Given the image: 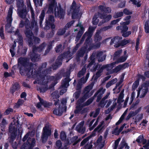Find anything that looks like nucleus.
I'll return each instance as SVG.
<instances>
[{
    "mask_svg": "<svg viewBox=\"0 0 149 149\" xmlns=\"http://www.w3.org/2000/svg\"><path fill=\"white\" fill-rule=\"evenodd\" d=\"M89 73H88L86 74V78L85 79L84 78H82L81 79L80 81H79V84H84L85 83L86 81H87L89 77Z\"/></svg>",
    "mask_w": 149,
    "mask_h": 149,
    "instance_id": "obj_43",
    "label": "nucleus"
},
{
    "mask_svg": "<svg viewBox=\"0 0 149 149\" xmlns=\"http://www.w3.org/2000/svg\"><path fill=\"white\" fill-rule=\"evenodd\" d=\"M116 99H114L113 100V104L112 105L111 107V108L109 110V108L108 109V112H107V111H106V113H108L110 111L112 110L113 109H114V108L116 106Z\"/></svg>",
    "mask_w": 149,
    "mask_h": 149,
    "instance_id": "obj_47",
    "label": "nucleus"
},
{
    "mask_svg": "<svg viewBox=\"0 0 149 149\" xmlns=\"http://www.w3.org/2000/svg\"><path fill=\"white\" fill-rule=\"evenodd\" d=\"M72 55L70 52L69 51L67 53H64L63 56H58V59L56 60V65L53 67L54 69H55L58 67L61 64L62 58H67L69 60L70 59V58L72 56Z\"/></svg>",
    "mask_w": 149,
    "mask_h": 149,
    "instance_id": "obj_11",
    "label": "nucleus"
},
{
    "mask_svg": "<svg viewBox=\"0 0 149 149\" xmlns=\"http://www.w3.org/2000/svg\"><path fill=\"white\" fill-rule=\"evenodd\" d=\"M110 94V92L107 93L106 96L102 99L100 104V106L102 107H104L106 103H107V104L106 107L107 108L109 106L110 104L113 101L110 100L108 101H105V100L108 97Z\"/></svg>",
    "mask_w": 149,
    "mask_h": 149,
    "instance_id": "obj_18",
    "label": "nucleus"
},
{
    "mask_svg": "<svg viewBox=\"0 0 149 149\" xmlns=\"http://www.w3.org/2000/svg\"><path fill=\"white\" fill-rule=\"evenodd\" d=\"M46 67V63L43 64L38 72L35 71L34 74L33 73L32 75H31V76H33L36 79V80L34 82V83H38L45 85L49 82V81H46V79H48V81H55L58 79V78L56 77L45 76L46 74L49 73L47 70H44V68Z\"/></svg>",
    "mask_w": 149,
    "mask_h": 149,
    "instance_id": "obj_2",
    "label": "nucleus"
},
{
    "mask_svg": "<svg viewBox=\"0 0 149 149\" xmlns=\"http://www.w3.org/2000/svg\"><path fill=\"white\" fill-rule=\"evenodd\" d=\"M24 102V100L19 99L16 105H15V107L16 108H18L21 105L23 104Z\"/></svg>",
    "mask_w": 149,
    "mask_h": 149,
    "instance_id": "obj_55",
    "label": "nucleus"
},
{
    "mask_svg": "<svg viewBox=\"0 0 149 149\" xmlns=\"http://www.w3.org/2000/svg\"><path fill=\"white\" fill-rule=\"evenodd\" d=\"M131 16H128L125 17L124 18V20L126 21L125 22H122L120 23V24L121 25H128L129 24L130 22V19Z\"/></svg>",
    "mask_w": 149,
    "mask_h": 149,
    "instance_id": "obj_39",
    "label": "nucleus"
},
{
    "mask_svg": "<svg viewBox=\"0 0 149 149\" xmlns=\"http://www.w3.org/2000/svg\"><path fill=\"white\" fill-rule=\"evenodd\" d=\"M77 22L78 23L77 24L76 26L78 27V28L74 29V31H77L78 29H79V31L76 37V40H78L84 33V29L81 25V22H80L79 20H78Z\"/></svg>",
    "mask_w": 149,
    "mask_h": 149,
    "instance_id": "obj_16",
    "label": "nucleus"
},
{
    "mask_svg": "<svg viewBox=\"0 0 149 149\" xmlns=\"http://www.w3.org/2000/svg\"><path fill=\"white\" fill-rule=\"evenodd\" d=\"M123 12L126 15H131L132 13L131 11L127 8H125L124 9Z\"/></svg>",
    "mask_w": 149,
    "mask_h": 149,
    "instance_id": "obj_62",
    "label": "nucleus"
},
{
    "mask_svg": "<svg viewBox=\"0 0 149 149\" xmlns=\"http://www.w3.org/2000/svg\"><path fill=\"white\" fill-rule=\"evenodd\" d=\"M36 142L35 139L29 137L27 140V144H24L20 149H31L33 147Z\"/></svg>",
    "mask_w": 149,
    "mask_h": 149,
    "instance_id": "obj_14",
    "label": "nucleus"
},
{
    "mask_svg": "<svg viewBox=\"0 0 149 149\" xmlns=\"http://www.w3.org/2000/svg\"><path fill=\"white\" fill-rule=\"evenodd\" d=\"M139 84V81L136 80L135 81L133 84L132 86V88L133 90H135L138 86Z\"/></svg>",
    "mask_w": 149,
    "mask_h": 149,
    "instance_id": "obj_56",
    "label": "nucleus"
},
{
    "mask_svg": "<svg viewBox=\"0 0 149 149\" xmlns=\"http://www.w3.org/2000/svg\"><path fill=\"white\" fill-rule=\"evenodd\" d=\"M43 0H33V1L36 6H41L42 5V1Z\"/></svg>",
    "mask_w": 149,
    "mask_h": 149,
    "instance_id": "obj_53",
    "label": "nucleus"
},
{
    "mask_svg": "<svg viewBox=\"0 0 149 149\" xmlns=\"http://www.w3.org/2000/svg\"><path fill=\"white\" fill-rule=\"evenodd\" d=\"M101 117H98L95 123L94 124L93 126L92 127H91V126L93 124V123L94 122L95 119L93 120L90 122L89 124V126L90 127V128H89V130L90 131L93 130V129L97 125L98 122L101 120Z\"/></svg>",
    "mask_w": 149,
    "mask_h": 149,
    "instance_id": "obj_30",
    "label": "nucleus"
},
{
    "mask_svg": "<svg viewBox=\"0 0 149 149\" xmlns=\"http://www.w3.org/2000/svg\"><path fill=\"white\" fill-rule=\"evenodd\" d=\"M99 9L101 11L106 13H110L111 11L110 8L109 7H106L104 6H99Z\"/></svg>",
    "mask_w": 149,
    "mask_h": 149,
    "instance_id": "obj_34",
    "label": "nucleus"
},
{
    "mask_svg": "<svg viewBox=\"0 0 149 149\" xmlns=\"http://www.w3.org/2000/svg\"><path fill=\"white\" fill-rule=\"evenodd\" d=\"M105 90L106 89H105L102 88L99 89L97 92L96 93L94 96L98 95L97 97V100H96L97 102H99L101 99L102 97V95L104 93Z\"/></svg>",
    "mask_w": 149,
    "mask_h": 149,
    "instance_id": "obj_24",
    "label": "nucleus"
},
{
    "mask_svg": "<svg viewBox=\"0 0 149 149\" xmlns=\"http://www.w3.org/2000/svg\"><path fill=\"white\" fill-rule=\"evenodd\" d=\"M148 91V88L147 87L142 86L139 88L137 93V97H144Z\"/></svg>",
    "mask_w": 149,
    "mask_h": 149,
    "instance_id": "obj_20",
    "label": "nucleus"
},
{
    "mask_svg": "<svg viewBox=\"0 0 149 149\" xmlns=\"http://www.w3.org/2000/svg\"><path fill=\"white\" fill-rule=\"evenodd\" d=\"M13 109L11 108H8L6 110L5 112L4 113V114L5 115H8L10 112H13Z\"/></svg>",
    "mask_w": 149,
    "mask_h": 149,
    "instance_id": "obj_64",
    "label": "nucleus"
},
{
    "mask_svg": "<svg viewBox=\"0 0 149 149\" xmlns=\"http://www.w3.org/2000/svg\"><path fill=\"white\" fill-rule=\"evenodd\" d=\"M86 71V69L85 67H83L81 71H80L78 74V76L79 77H80L82 76L83 75Z\"/></svg>",
    "mask_w": 149,
    "mask_h": 149,
    "instance_id": "obj_50",
    "label": "nucleus"
},
{
    "mask_svg": "<svg viewBox=\"0 0 149 149\" xmlns=\"http://www.w3.org/2000/svg\"><path fill=\"white\" fill-rule=\"evenodd\" d=\"M77 136H75L71 139L72 141L73 142V145H76L79 141L77 140Z\"/></svg>",
    "mask_w": 149,
    "mask_h": 149,
    "instance_id": "obj_54",
    "label": "nucleus"
},
{
    "mask_svg": "<svg viewBox=\"0 0 149 149\" xmlns=\"http://www.w3.org/2000/svg\"><path fill=\"white\" fill-rule=\"evenodd\" d=\"M117 81V79L116 78H115L112 79L111 81H109L107 84L106 85V88H108L111 86L116 82Z\"/></svg>",
    "mask_w": 149,
    "mask_h": 149,
    "instance_id": "obj_40",
    "label": "nucleus"
},
{
    "mask_svg": "<svg viewBox=\"0 0 149 149\" xmlns=\"http://www.w3.org/2000/svg\"><path fill=\"white\" fill-rule=\"evenodd\" d=\"M29 60L26 58H20L18 60V66H21L20 68V72L21 75L26 74L31 76L33 73L32 68L35 65H32L31 63H29Z\"/></svg>",
    "mask_w": 149,
    "mask_h": 149,
    "instance_id": "obj_3",
    "label": "nucleus"
},
{
    "mask_svg": "<svg viewBox=\"0 0 149 149\" xmlns=\"http://www.w3.org/2000/svg\"><path fill=\"white\" fill-rule=\"evenodd\" d=\"M62 50V45H59L57 46L55 48V51L57 53L61 51Z\"/></svg>",
    "mask_w": 149,
    "mask_h": 149,
    "instance_id": "obj_58",
    "label": "nucleus"
},
{
    "mask_svg": "<svg viewBox=\"0 0 149 149\" xmlns=\"http://www.w3.org/2000/svg\"><path fill=\"white\" fill-rule=\"evenodd\" d=\"M17 126L15 123H11L9 127V131L11 133L10 139L12 141H13L16 137L17 132Z\"/></svg>",
    "mask_w": 149,
    "mask_h": 149,
    "instance_id": "obj_13",
    "label": "nucleus"
},
{
    "mask_svg": "<svg viewBox=\"0 0 149 149\" xmlns=\"http://www.w3.org/2000/svg\"><path fill=\"white\" fill-rule=\"evenodd\" d=\"M122 39V38L121 37H120L118 36L115 37L111 39L110 44L111 45L113 43H115L116 44H118V46H119L120 45L121 42V40Z\"/></svg>",
    "mask_w": 149,
    "mask_h": 149,
    "instance_id": "obj_28",
    "label": "nucleus"
},
{
    "mask_svg": "<svg viewBox=\"0 0 149 149\" xmlns=\"http://www.w3.org/2000/svg\"><path fill=\"white\" fill-rule=\"evenodd\" d=\"M17 5L18 8V9H23L26 8V6L24 4L23 0H16Z\"/></svg>",
    "mask_w": 149,
    "mask_h": 149,
    "instance_id": "obj_33",
    "label": "nucleus"
},
{
    "mask_svg": "<svg viewBox=\"0 0 149 149\" xmlns=\"http://www.w3.org/2000/svg\"><path fill=\"white\" fill-rule=\"evenodd\" d=\"M128 63H125L119 65L113 70V72L117 73L121 70H123L128 67Z\"/></svg>",
    "mask_w": 149,
    "mask_h": 149,
    "instance_id": "obj_22",
    "label": "nucleus"
},
{
    "mask_svg": "<svg viewBox=\"0 0 149 149\" xmlns=\"http://www.w3.org/2000/svg\"><path fill=\"white\" fill-rule=\"evenodd\" d=\"M145 31L146 33H149V20L145 22L144 26Z\"/></svg>",
    "mask_w": 149,
    "mask_h": 149,
    "instance_id": "obj_44",
    "label": "nucleus"
},
{
    "mask_svg": "<svg viewBox=\"0 0 149 149\" xmlns=\"http://www.w3.org/2000/svg\"><path fill=\"white\" fill-rule=\"evenodd\" d=\"M116 63V62H115L112 63L110 64L103 65L102 66L104 69L105 68H106L107 70L108 71L109 70H110L111 69H112V68L114 66V65Z\"/></svg>",
    "mask_w": 149,
    "mask_h": 149,
    "instance_id": "obj_35",
    "label": "nucleus"
},
{
    "mask_svg": "<svg viewBox=\"0 0 149 149\" xmlns=\"http://www.w3.org/2000/svg\"><path fill=\"white\" fill-rule=\"evenodd\" d=\"M18 13L19 16L23 19L25 18L26 16V8L22 9V10L18 9Z\"/></svg>",
    "mask_w": 149,
    "mask_h": 149,
    "instance_id": "obj_29",
    "label": "nucleus"
},
{
    "mask_svg": "<svg viewBox=\"0 0 149 149\" xmlns=\"http://www.w3.org/2000/svg\"><path fill=\"white\" fill-rule=\"evenodd\" d=\"M104 69L102 66L100 67L99 66V69L98 71L97 72L95 75V78L97 79L100 77L102 75V72Z\"/></svg>",
    "mask_w": 149,
    "mask_h": 149,
    "instance_id": "obj_41",
    "label": "nucleus"
},
{
    "mask_svg": "<svg viewBox=\"0 0 149 149\" xmlns=\"http://www.w3.org/2000/svg\"><path fill=\"white\" fill-rule=\"evenodd\" d=\"M13 9V6H10L6 18L7 23L6 25V29L7 32L8 33L12 32L13 29V28H12L11 26V24L13 20L12 15Z\"/></svg>",
    "mask_w": 149,
    "mask_h": 149,
    "instance_id": "obj_6",
    "label": "nucleus"
},
{
    "mask_svg": "<svg viewBox=\"0 0 149 149\" xmlns=\"http://www.w3.org/2000/svg\"><path fill=\"white\" fill-rule=\"evenodd\" d=\"M124 91V89H123L120 94V95L117 100V102L118 103H120L123 101V99L124 95L123 94Z\"/></svg>",
    "mask_w": 149,
    "mask_h": 149,
    "instance_id": "obj_42",
    "label": "nucleus"
},
{
    "mask_svg": "<svg viewBox=\"0 0 149 149\" xmlns=\"http://www.w3.org/2000/svg\"><path fill=\"white\" fill-rule=\"evenodd\" d=\"M123 13L122 12H119L115 13L114 14L113 17L115 18H117L123 16Z\"/></svg>",
    "mask_w": 149,
    "mask_h": 149,
    "instance_id": "obj_49",
    "label": "nucleus"
},
{
    "mask_svg": "<svg viewBox=\"0 0 149 149\" xmlns=\"http://www.w3.org/2000/svg\"><path fill=\"white\" fill-rule=\"evenodd\" d=\"M93 65V66L91 70L93 71H95L98 66V64L97 63H94L92 61L89 64L88 67H90Z\"/></svg>",
    "mask_w": 149,
    "mask_h": 149,
    "instance_id": "obj_38",
    "label": "nucleus"
},
{
    "mask_svg": "<svg viewBox=\"0 0 149 149\" xmlns=\"http://www.w3.org/2000/svg\"><path fill=\"white\" fill-rule=\"evenodd\" d=\"M65 109L64 106L63 107H61L60 106L58 108H56L54 110L53 113L56 115L61 116L62 114L63 111Z\"/></svg>",
    "mask_w": 149,
    "mask_h": 149,
    "instance_id": "obj_23",
    "label": "nucleus"
},
{
    "mask_svg": "<svg viewBox=\"0 0 149 149\" xmlns=\"http://www.w3.org/2000/svg\"><path fill=\"white\" fill-rule=\"evenodd\" d=\"M136 115V113L134 111H131L129 113L128 115L126 118V120H128L131 117L134 116Z\"/></svg>",
    "mask_w": 149,
    "mask_h": 149,
    "instance_id": "obj_51",
    "label": "nucleus"
},
{
    "mask_svg": "<svg viewBox=\"0 0 149 149\" xmlns=\"http://www.w3.org/2000/svg\"><path fill=\"white\" fill-rule=\"evenodd\" d=\"M69 78L68 76L63 80L61 86V88L63 89L60 92V95H62L64 93L66 92L67 90V88L69 85Z\"/></svg>",
    "mask_w": 149,
    "mask_h": 149,
    "instance_id": "obj_15",
    "label": "nucleus"
},
{
    "mask_svg": "<svg viewBox=\"0 0 149 149\" xmlns=\"http://www.w3.org/2000/svg\"><path fill=\"white\" fill-rule=\"evenodd\" d=\"M111 28V26H108L101 29L100 30L97 31L95 37V40L96 42L100 40L101 39V36L100 35L101 31H105Z\"/></svg>",
    "mask_w": 149,
    "mask_h": 149,
    "instance_id": "obj_19",
    "label": "nucleus"
},
{
    "mask_svg": "<svg viewBox=\"0 0 149 149\" xmlns=\"http://www.w3.org/2000/svg\"><path fill=\"white\" fill-rule=\"evenodd\" d=\"M127 109L124 112V113L121 116V117L120 118L119 120H118V121L116 123V125H118L124 119V118L125 116L126 115L127 113Z\"/></svg>",
    "mask_w": 149,
    "mask_h": 149,
    "instance_id": "obj_45",
    "label": "nucleus"
},
{
    "mask_svg": "<svg viewBox=\"0 0 149 149\" xmlns=\"http://www.w3.org/2000/svg\"><path fill=\"white\" fill-rule=\"evenodd\" d=\"M45 17V11L44 10H42L41 12V14L39 17H40V26H41V25L42 21L43 20Z\"/></svg>",
    "mask_w": 149,
    "mask_h": 149,
    "instance_id": "obj_46",
    "label": "nucleus"
},
{
    "mask_svg": "<svg viewBox=\"0 0 149 149\" xmlns=\"http://www.w3.org/2000/svg\"><path fill=\"white\" fill-rule=\"evenodd\" d=\"M45 45V43H43L38 48L35 47L33 48L32 53L31 54V60L32 61L35 62L38 61V60L40 58V56L36 54L35 52L37 51L41 52L44 49Z\"/></svg>",
    "mask_w": 149,
    "mask_h": 149,
    "instance_id": "obj_7",
    "label": "nucleus"
},
{
    "mask_svg": "<svg viewBox=\"0 0 149 149\" xmlns=\"http://www.w3.org/2000/svg\"><path fill=\"white\" fill-rule=\"evenodd\" d=\"M14 45H13V48L12 49H10V52L11 54V55H12V57H13L15 55V53L14 52V51H13V48L15 47L16 46V43L15 42V41H14Z\"/></svg>",
    "mask_w": 149,
    "mask_h": 149,
    "instance_id": "obj_61",
    "label": "nucleus"
},
{
    "mask_svg": "<svg viewBox=\"0 0 149 149\" xmlns=\"http://www.w3.org/2000/svg\"><path fill=\"white\" fill-rule=\"evenodd\" d=\"M51 129L48 124H46L43 128L42 135V141L45 142L47 139L48 137L51 134Z\"/></svg>",
    "mask_w": 149,
    "mask_h": 149,
    "instance_id": "obj_8",
    "label": "nucleus"
},
{
    "mask_svg": "<svg viewBox=\"0 0 149 149\" xmlns=\"http://www.w3.org/2000/svg\"><path fill=\"white\" fill-rule=\"evenodd\" d=\"M66 136L64 132H62L60 134V138L62 140H64L66 139Z\"/></svg>",
    "mask_w": 149,
    "mask_h": 149,
    "instance_id": "obj_60",
    "label": "nucleus"
},
{
    "mask_svg": "<svg viewBox=\"0 0 149 149\" xmlns=\"http://www.w3.org/2000/svg\"><path fill=\"white\" fill-rule=\"evenodd\" d=\"M46 28L48 29L50 26L52 29L55 28L54 25L53 24L54 22V17L53 16L50 15L46 19Z\"/></svg>",
    "mask_w": 149,
    "mask_h": 149,
    "instance_id": "obj_17",
    "label": "nucleus"
},
{
    "mask_svg": "<svg viewBox=\"0 0 149 149\" xmlns=\"http://www.w3.org/2000/svg\"><path fill=\"white\" fill-rule=\"evenodd\" d=\"M19 88L20 86L19 84L17 83H16L11 88L10 91L13 93L16 90L19 89Z\"/></svg>",
    "mask_w": 149,
    "mask_h": 149,
    "instance_id": "obj_37",
    "label": "nucleus"
},
{
    "mask_svg": "<svg viewBox=\"0 0 149 149\" xmlns=\"http://www.w3.org/2000/svg\"><path fill=\"white\" fill-rule=\"evenodd\" d=\"M84 101V100L83 99H81L77 102L76 109L74 111L75 113L78 114L80 113L83 114L87 112L88 109L83 108V106H84L83 104V102Z\"/></svg>",
    "mask_w": 149,
    "mask_h": 149,
    "instance_id": "obj_10",
    "label": "nucleus"
},
{
    "mask_svg": "<svg viewBox=\"0 0 149 149\" xmlns=\"http://www.w3.org/2000/svg\"><path fill=\"white\" fill-rule=\"evenodd\" d=\"M104 121H102L97 127L95 129L92 134L86 138L84 139L81 141L80 144L81 146H83L90 138L94 136L95 134V131H97L98 132H100L103 128V127L102 126V125L104 124Z\"/></svg>",
    "mask_w": 149,
    "mask_h": 149,
    "instance_id": "obj_9",
    "label": "nucleus"
},
{
    "mask_svg": "<svg viewBox=\"0 0 149 149\" xmlns=\"http://www.w3.org/2000/svg\"><path fill=\"white\" fill-rule=\"evenodd\" d=\"M93 88L92 85H90L87 86L85 89V95L84 97H89L92 94H89L90 91Z\"/></svg>",
    "mask_w": 149,
    "mask_h": 149,
    "instance_id": "obj_36",
    "label": "nucleus"
},
{
    "mask_svg": "<svg viewBox=\"0 0 149 149\" xmlns=\"http://www.w3.org/2000/svg\"><path fill=\"white\" fill-rule=\"evenodd\" d=\"M127 51H125L124 52L123 55L121 56L118 59L117 61L116 62V63L124 62L127 59Z\"/></svg>",
    "mask_w": 149,
    "mask_h": 149,
    "instance_id": "obj_31",
    "label": "nucleus"
},
{
    "mask_svg": "<svg viewBox=\"0 0 149 149\" xmlns=\"http://www.w3.org/2000/svg\"><path fill=\"white\" fill-rule=\"evenodd\" d=\"M79 8L77 7L75 2L73 1L70 10L72 13V17L73 19L77 18L80 16V14L79 13Z\"/></svg>",
    "mask_w": 149,
    "mask_h": 149,
    "instance_id": "obj_12",
    "label": "nucleus"
},
{
    "mask_svg": "<svg viewBox=\"0 0 149 149\" xmlns=\"http://www.w3.org/2000/svg\"><path fill=\"white\" fill-rule=\"evenodd\" d=\"M97 56L98 59V61L102 62L105 59L106 55L102 52H99L97 53Z\"/></svg>",
    "mask_w": 149,
    "mask_h": 149,
    "instance_id": "obj_27",
    "label": "nucleus"
},
{
    "mask_svg": "<svg viewBox=\"0 0 149 149\" xmlns=\"http://www.w3.org/2000/svg\"><path fill=\"white\" fill-rule=\"evenodd\" d=\"M38 98L40 101V102L37 104V107L38 108L40 109H42L41 107V106L42 105L45 107H48V104L46 101H44L39 96H38Z\"/></svg>",
    "mask_w": 149,
    "mask_h": 149,
    "instance_id": "obj_26",
    "label": "nucleus"
},
{
    "mask_svg": "<svg viewBox=\"0 0 149 149\" xmlns=\"http://www.w3.org/2000/svg\"><path fill=\"white\" fill-rule=\"evenodd\" d=\"M100 112V109H97L95 111L92 112L90 114V116H93V117H96L99 114Z\"/></svg>",
    "mask_w": 149,
    "mask_h": 149,
    "instance_id": "obj_48",
    "label": "nucleus"
},
{
    "mask_svg": "<svg viewBox=\"0 0 149 149\" xmlns=\"http://www.w3.org/2000/svg\"><path fill=\"white\" fill-rule=\"evenodd\" d=\"M123 80V77H122L119 82L116 84V86L115 88L113 89L114 93H119L120 90V88H122V85H121Z\"/></svg>",
    "mask_w": 149,
    "mask_h": 149,
    "instance_id": "obj_21",
    "label": "nucleus"
},
{
    "mask_svg": "<svg viewBox=\"0 0 149 149\" xmlns=\"http://www.w3.org/2000/svg\"><path fill=\"white\" fill-rule=\"evenodd\" d=\"M27 5L28 10L31 12L32 20V22L30 24L28 19H25V25L26 29L25 34L29 45L31 46L34 43V42L36 43H39L40 41V40L38 38L34 37L31 32V30L35 31H37L38 29V26L35 20L34 11L29 1L27 2Z\"/></svg>",
    "mask_w": 149,
    "mask_h": 149,
    "instance_id": "obj_1",
    "label": "nucleus"
},
{
    "mask_svg": "<svg viewBox=\"0 0 149 149\" xmlns=\"http://www.w3.org/2000/svg\"><path fill=\"white\" fill-rule=\"evenodd\" d=\"M136 141L138 143H142L143 145L145 144L146 142V140L144 138L143 135H140L137 139Z\"/></svg>",
    "mask_w": 149,
    "mask_h": 149,
    "instance_id": "obj_32",
    "label": "nucleus"
},
{
    "mask_svg": "<svg viewBox=\"0 0 149 149\" xmlns=\"http://www.w3.org/2000/svg\"><path fill=\"white\" fill-rule=\"evenodd\" d=\"M48 1L50 3L48 12L49 13L53 12L54 9L55 17H58L60 19L63 17L65 12L63 9L61 8L60 6H57V3L55 0Z\"/></svg>",
    "mask_w": 149,
    "mask_h": 149,
    "instance_id": "obj_4",
    "label": "nucleus"
},
{
    "mask_svg": "<svg viewBox=\"0 0 149 149\" xmlns=\"http://www.w3.org/2000/svg\"><path fill=\"white\" fill-rule=\"evenodd\" d=\"M84 123V121H81L76 127V130L79 132L83 133L85 131V128L83 126Z\"/></svg>",
    "mask_w": 149,
    "mask_h": 149,
    "instance_id": "obj_25",
    "label": "nucleus"
},
{
    "mask_svg": "<svg viewBox=\"0 0 149 149\" xmlns=\"http://www.w3.org/2000/svg\"><path fill=\"white\" fill-rule=\"evenodd\" d=\"M87 47H83L82 49L80 51L78 55L79 56H83L84 54L86 51V49Z\"/></svg>",
    "mask_w": 149,
    "mask_h": 149,
    "instance_id": "obj_52",
    "label": "nucleus"
},
{
    "mask_svg": "<svg viewBox=\"0 0 149 149\" xmlns=\"http://www.w3.org/2000/svg\"><path fill=\"white\" fill-rule=\"evenodd\" d=\"M135 95V93L134 92H133L132 93L131 95V97L130 98V101L129 102V104H131L133 100Z\"/></svg>",
    "mask_w": 149,
    "mask_h": 149,
    "instance_id": "obj_63",
    "label": "nucleus"
},
{
    "mask_svg": "<svg viewBox=\"0 0 149 149\" xmlns=\"http://www.w3.org/2000/svg\"><path fill=\"white\" fill-rule=\"evenodd\" d=\"M55 144L56 147L58 148V149L61 148L62 145L61 142L59 140L57 141L56 142Z\"/></svg>",
    "mask_w": 149,
    "mask_h": 149,
    "instance_id": "obj_59",
    "label": "nucleus"
},
{
    "mask_svg": "<svg viewBox=\"0 0 149 149\" xmlns=\"http://www.w3.org/2000/svg\"><path fill=\"white\" fill-rule=\"evenodd\" d=\"M130 1L132 2L133 4L136 5L137 7H139L141 6L140 2L136 0H130Z\"/></svg>",
    "mask_w": 149,
    "mask_h": 149,
    "instance_id": "obj_57",
    "label": "nucleus"
},
{
    "mask_svg": "<svg viewBox=\"0 0 149 149\" xmlns=\"http://www.w3.org/2000/svg\"><path fill=\"white\" fill-rule=\"evenodd\" d=\"M100 17L101 19H102V22H100L99 25H101L102 23H104L106 21H108L111 19V16L110 15H107L106 14L101 15L100 13H98L96 14L93 18L92 23L94 25L97 24L99 22V19L98 18Z\"/></svg>",
    "mask_w": 149,
    "mask_h": 149,
    "instance_id": "obj_5",
    "label": "nucleus"
}]
</instances>
